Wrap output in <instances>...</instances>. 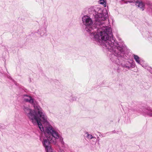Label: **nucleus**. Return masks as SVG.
<instances>
[{"label": "nucleus", "instance_id": "obj_13", "mask_svg": "<svg viewBox=\"0 0 152 152\" xmlns=\"http://www.w3.org/2000/svg\"><path fill=\"white\" fill-rule=\"evenodd\" d=\"M86 134H87V137L88 138L91 139L94 138L92 135L89 134L87 132Z\"/></svg>", "mask_w": 152, "mask_h": 152}, {"label": "nucleus", "instance_id": "obj_11", "mask_svg": "<svg viewBox=\"0 0 152 152\" xmlns=\"http://www.w3.org/2000/svg\"><path fill=\"white\" fill-rule=\"evenodd\" d=\"M99 3L103 5L104 7H106V3L104 0H100Z\"/></svg>", "mask_w": 152, "mask_h": 152}, {"label": "nucleus", "instance_id": "obj_5", "mask_svg": "<svg viewBox=\"0 0 152 152\" xmlns=\"http://www.w3.org/2000/svg\"><path fill=\"white\" fill-rule=\"evenodd\" d=\"M22 98L23 101L28 102L31 104L34 103V99L31 96L27 94H24L22 96Z\"/></svg>", "mask_w": 152, "mask_h": 152}, {"label": "nucleus", "instance_id": "obj_1", "mask_svg": "<svg viewBox=\"0 0 152 152\" xmlns=\"http://www.w3.org/2000/svg\"><path fill=\"white\" fill-rule=\"evenodd\" d=\"M89 15L94 18L95 22L93 24V20L90 17L87 15L84 16L82 18V23L85 26V30L88 33L91 39L98 42L107 36L112 35V31L111 28L106 26L104 21L108 18L106 10H99L96 12L94 7H91L88 9Z\"/></svg>", "mask_w": 152, "mask_h": 152}, {"label": "nucleus", "instance_id": "obj_19", "mask_svg": "<svg viewBox=\"0 0 152 152\" xmlns=\"http://www.w3.org/2000/svg\"><path fill=\"white\" fill-rule=\"evenodd\" d=\"M151 37H152V35L151 36Z\"/></svg>", "mask_w": 152, "mask_h": 152}, {"label": "nucleus", "instance_id": "obj_6", "mask_svg": "<svg viewBox=\"0 0 152 152\" xmlns=\"http://www.w3.org/2000/svg\"><path fill=\"white\" fill-rule=\"evenodd\" d=\"M130 61H126L124 64H122L121 63V64L122 66L124 68H127L128 69H129L131 67L134 68L135 67L134 64L133 63L132 61L130 60Z\"/></svg>", "mask_w": 152, "mask_h": 152}, {"label": "nucleus", "instance_id": "obj_15", "mask_svg": "<svg viewBox=\"0 0 152 152\" xmlns=\"http://www.w3.org/2000/svg\"><path fill=\"white\" fill-rule=\"evenodd\" d=\"M128 2L131 3H132V2L133 1H125L124 2V3H125L127 4V3Z\"/></svg>", "mask_w": 152, "mask_h": 152}, {"label": "nucleus", "instance_id": "obj_17", "mask_svg": "<svg viewBox=\"0 0 152 152\" xmlns=\"http://www.w3.org/2000/svg\"><path fill=\"white\" fill-rule=\"evenodd\" d=\"M9 78L11 80L12 79V78L10 77H9Z\"/></svg>", "mask_w": 152, "mask_h": 152}, {"label": "nucleus", "instance_id": "obj_18", "mask_svg": "<svg viewBox=\"0 0 152 152\" xmlns=\"http://www.w3.org/2000/svg\"><path fill=\"white\" fill-rule=\"evenodd\" d=\"M121 0L122 1H124V0Z\"/></svg>", "mask_w": 152, "mask_h": 152}, {"label": "nucleus", "instance_id": "obj_12", "mask_svg": "<svg viewBox=\"0 0 152 152\" xmlns=\"http://www.w3.org/2000/svg\"><path fill=\"white\" fill-rule=\"evenodd\" d=\"M77 97L75 96H71L70 100L72 101H75L77 99Z\"/></svg>", "mask_w": 152, "mask_h": 152}, {"label": "nucleus", "instance_id": "obj_9", "mask_svg": "<svg viewBox=\"0 0 152 152\" xmlns=\"http://www.w3.org/2000/svg\"><path fill=\"white\" fill-rule=\"evenodd\" d=\"M133 56L135 61L138 64L142 65L141 61L139 57L136 55H133Z\"/></svg>", "mask_w": 152, "mask_h": 152}, {"label": "nucleus", "instance_id": "obj_7", "mask_svg": "<svg viewBox=\"0 0 152 152\" xmlns=\"http://www.w3.org/2000/svg\"><path fill=\"white\" fill-rule=\"evenodd\" d=\"M135 4L137 7L140 8L142 11L144 10L145 9V4L142 1H137L135 2Z\"/></svg>", "mask_w": 152, "mask_h": 152}, {"label": "nucleus", "instance_id": "obj_8", "mask_svg": "<svg viewBox=\"0 0 152 152\" xmlns=\"http://www.w3.org/2000/svg\"><path fill=\"white\" fill-rule=\"evenodd\" d=\"M47 30L45 28H42L38 30V33L41 36L45 35L46 36L47 34L46 33Z\"/></svg>", "mask_w": 152, "mask_h": 152}, {"label": "nucleus", "instance_id": "obj_16", "mask_svg": "<svg viewBox=\"0 0 152 152\" xmlns=\"http://www.w3.org/2000/svg\"><path fill=\"white\" fill-rule=\"evenodd\" d=\"M117 72H120V69H119L118 68L117 69Z\"/></svg>", "mask_w": 152, "mask_h": 152}, {"label": "nucleus", "instance_id": "obj_10", "mask_svg": "<svg viewBox=\"0 0 152 152\" xmlns=\"http://www.w3.org/2000/svg\"><path fill=\"white\" fill-rule=\"evenodd\" d=\"M146 114L150 116H152V110L150 108L147 109L145 110Z\"/></svg>", "mask_w": 152, "mask_h": 152}, {"label": "nucleus", "instance_id": "obj_14", "mask_svg": "<svg viewBox=\"0 0 152 152\" xmlns=\"http://www.w3.org/2000/svg\"><path fill=\"white\" fill-rule=\"evenodd\" d=\"M149 7L151 9L152 12V3L151 2H148V3Z\"/></svg>", "mask_w": 152, "mask_h": 152}, {"label": "nucleus", "instance_id": "obj_2", "mask_svg": "<svg viewBox=\"0 0 152 152\" xmlns=\"http://www.w3.org/2000/svg\"><path fill=\"white\" fill-rule=\"evenodd\" d=\"M104 39L98 43L112 53L109 57L112 62L119 65L121 64V58L126 60L130 59V56L124 53L125 46L121 43H117L112 34L111 36L106 37Z\"/></svg>", "mask_w": 152, "mask_h": 152}, {"label": "nucleus", "instance_id": "obj_3", "mask_svg": "<svg viewBox=\"0 0 152 152\" xmlns=\"http://www.w3.org/2000/svg\"><path fill=\"white\" fill-rule=\"evenodd\" d=\"M34 110L37 113V115L39 117L40 121L42 122L45 125L44 127L46 131L48 130V134L49 139L51 142L54 144L56 143V139H58L57 141V145H61L63 147L64 146L65 143L63 141V138L59 136L58 133L50 124L48 122V118L45 113L44 112L39 105H34Z\"/></svg>", "mask_w": 152, "mask_h": 152}, {"label": "nucleus", "instance_id": "obj_4", "mask_svg": "<svg viewBox=\"0 0 152 152\" xmlns=\"http://www.w3.org/2000/svg\"><path fill=\"white\" fill-rule=\"evenodd\" d=\"M23 109L25 115L34 124H37L41 131H43L45 134V137H40V140L42 141L43 145L45 147L47 152H53L52 149L50 145V143H52L49 139L48 130H45L42 125L41 122L39 120V117L37 115L34 110L30 108L28 105L24 106Z\"/></svg>", "mask_w": 152, "mask_h": 152}]
</instances>
